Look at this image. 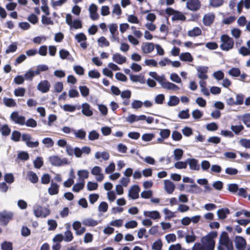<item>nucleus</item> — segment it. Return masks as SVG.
<instances>
[{
  "label": "nucleus",
  "instance_id": "obj_12",
  "mask_svg": "<svg viewBox=\"0 0 250 250\" xmlns=\"http://www.w3.org/2000/svg\"><path fill=\"white\" fill-rule=\"evenodd\" d=\"M140 188L139 186L134 185L132 186L128 192V196L132 199H136L139 198V193Z\"/></svg>",
  "mask_w": 250,
  "mask_h": 250
},
{
  "label": "nucleus",
  "instance_id": "obj_16",
  "mask_svg": "<svg viewBox=\"0 0 250 250\" xmlns=\"http://www.w3.org/2000/svg\"><path fill=\"white\" fill-rule=\"evenodd\" d=\"M144 215L146 217H148L154 220L159 219L161 217L160 213L157 210L144 211Z\"/></svg>",
  "mask_w": 250,
  "mask_h": 250
},
{
  "label": "nucleus",
  "instance_id": "obj_53",
  "mask_svg": "<svg viewBox=\"0 0 250 250\" xmlns=\"http://www.w3.org/2000/svg\"><path fill=\"white\" fill-rule=\"evenodd\" d=\"M213 76L218 81L223 80L224 77V74L223 71L218 70L213 73Z\"/></svg>",
  "mask_w": 250,
  "mask_h": 250
},
{
  "label": "nucleus",
  "instance_id": "obj_17",
  "mask_svg": "<svg viewBox=\"0 0 250 250\" xmlns=\"http://www.w3.org/2000/svg\"><path fill=\"white\" fill-rule=\"evenodd\" d=\"M142 49L144 53H150L154 50V44L152 42H146L142 45Z\"/></svg>",
  "mask_w": 250,
  "mask_h": 250
},
{
  "label": "nucleus",
  "instance_id": "obj_20",
  "mask_svg": "<svg viewBox=\"0 0 250 250\" xmlns=\"http://www.w3.org/2000/svg\"><path fill=\"white\" fill-rule=\"evenodd\" d=\"M229 213V210L228 208H221L217 211V214L219 219H225Z\"/></svg>",
  "mask_w": 250,
  "mask_h": 250
},
{
  "label": "nucleus",
  "instance_id": "obj_60",
  "mask_svg": "<svg viewBox=\"0 0 250 250\" xmlns=\"http://www.w3.org/2000/svg\"><path fill=\"white\" fill-rule=\"evenodd\" d=\"M107 209L108 204L105 202H102L98 207V210L100 212H105Z\"/></svg>",
  "mask_w": 250,
  "mask_h": 250
},
{
  "label": "nucleus",
  "instance_id": "obj_31",
  "mask_svg": "<svg viewBox=\"0 0 250 250\" xmlns=\"http://www.w3.org/2000/svg\"><path fill=\"white\" fill-rule=\"evenodd\" d=\"M179 103V99L176 96H171L169 97V101L167 102V105L170 106H175Z\"/></svg>",
  "mask_w": 250,
  "mask_h": 250
},
{
  "label": "nucleus",
  "instance_id": "obj_27",
  "mask_svg": "<svg viewBox=\"0 0 250 250\" xmlns=\"http://www.w3.org/2000/svg\"><path fill=\"white\" fill-rule=\"evenodd\" d=\"M83 224L86 226L94 227L98 224V221L92 218H86L83 220Z\"/></svg>",
  "mask_w": 250,
  "mask_h": 250
},
{
  "label": "nucleus",
  "instance_id": "obj_47",
  "mask_svg": "<svg viewBox=\"0 0 250 250\" xmlns=\"http://www.w3.org/2000/svg\"><path fill=\"white\" fill-rule=\"evenodd\" d=\"M25 125L27 127L34 128L37 126V122L34 119L29 118L26 121H25Z\"/></svg>",
  "mask_w": 250,
  "mask_h": 250
},
{
  "label": "nucleus",
  "instance_id": "obj_29",
  "mask_svg": "<svg viewBox=\"0 0 250 250\" xmlns=\"http://www.w3.org/2000/svg\"><path fill=\"white\" fill-rule=\"evenodd\" d=\"M95 158L99 159L102 158L104 160H107L109 158V154L106 151H104L102 152H97L95 154Z\"/></svg>",
  "mask_w": 250,
  "mask_h": 250
},
{
  "label": "nucleus",
  "instance_id": "obj_40",
  "mask_svg": "<svg viewBox=\"0 0 250 250\" xmlns=\"http://www.w3.org/2000/svg\"><path fill=\"white\" fill-rule=\"evenodd\" d=\"M159 134L164 139H166L170 136V131L168 129H161Z\"/></svg>",
  "mask_w": 250,
  "mask_h": 250
},
{
  "label": "nucleus",
  "instance_id": "obj_51",
  "mask_svg": "<svg viewBox=\"0 0 250 250\" xmlns=\"http://www.w3.org/2000/svg\"><path fill=\"white\" fill-rule=\"evenodd\" d=\"M41 21L42 23L45 25H53L54 24L50 18L47 17L44 15L42 16Z\"/></svg>",
  "mask_w": 250,
  "mask_h": 250
},
{
  "label": "nucleus",
  "instance_id": "obj_5",
  "mask_svg": "<svg viewBox=\"0 0 250 250\" xmlns=\"http://www.w3.org/2000/svg\"><path fill=\"white\" fill-rule=\"evenodd\" d=\"M49 162L54 166L61 167L64 165L68 164V160L66 158L61 159L58 156H52L49 158Z\"/></svg>",
  "mask_w": 250,
  "mask_h": 250
},
{
  "label": "nucleus",
  "instance_id": "obj_46",
  "mask_svg": "<svg viewBox=\"0 0 250 250\" xmlns=\"http://www.w3.org/2000/svg\"><path fill=\"white\" fill-rule=\"evenodd\" d=\"M47 224L49 226L48 230L49 231L55 230L58 225L57 222L54 220H48L47 221Z\"/></svg>",
  "mask_w": 250,
  "mask_h": 250
},
{
  "label": "nucleus",
  "instance_id": "obj_50",
  "mask_svg": "<svg viewBox=\"0 0 250 250\" xmlns=\"http://www.w3.org/2000/svg\"><path fill=\"white\" fill-rule=\"evenodd\" d=\"M79 89L83 97H85L89 95V90L87 86L85 85L80 86L79 87Z\"/></svg>",
  "mask_w": 250,
  "mask_h": 250
},
{
  "label": "nucleus",
  "instance_id": "obj_10",
  "mask_svg": "<svg viewBox=\"0 0 250 250\" xmlns=\"http://www.w3.org/2000/svg\"><path fill=\"white\" fill-rule=\"evenodd\" d=\"M50 83L47 80L41 81L37 86V89L43 93H47L49 91Z\"/></svg>",
  "mask_w": 250,
  "mask_h": 250
},
{
  "label": "nucleus",
  "instance_id": "obj_59",
  "mask_svg": "<svg viewBox=\"0 0 250 250\" xmlns=\"http://www.w3.org/2000/svg\"><path fill=\"white\" fill-rule=\"evenodd\" d=\"M162 247V243L160 239L154 242L152 245V248L154 250H161Z\"/></svg>",
  "mask_w": 250,
  "mask_h": 250
},
{
  "label": "nucleus",
  "instance_id": "obj_33",
  "mask_svg": "<svg viewBox=\"0 0 250 250\" xmlns=\"http://www.w3.org/2000/svg\"><path fill=\"white\" fill-rule=\"evenodd\" d=\"M201 30L197 27H194L192 30L188 31V35L190 37H196L201 34Z\"/></svg>",
  "mask_w": 250,
  "mask_h": 250
},
{
  "label": "nucleus",
  "instance_id": "obj_39",
  "mask_svg": "<svg viewBox=\"0 0 250 250\" xmlns=\"http://www.w3.org/2000/svg\"><path fill=\"white\" fill-rule=\"evenodd\" d=\"M223 0H209V5L213 7H218L223 4Z\"/></svg>",
  "mask_w": 250,
  "mask_h": 250
},
{
  "label": "nucleus",
  "instance_id": "obj_24",
  "mask_svg": "<svg viewBox=\"0 0 250 250\" xmlns=\"http://www.w3.org/2000/svg\"><path fill=\"white\" fill-rule=\"evenodd\" d=\"M80 182L75 184L72 190L76 192H79L81 190L83 189L84 186V181L83 179H79Z\"/></svg>",
  "mask_w": 250,
  "mask_h": 250
},
{
  "label": "nucleus",
  "instance_id": "obj_48",
  "mask_svg": "<svg viewBox=\"0 0 250 250\" xmlns=\"http://www.w3.org/2000/svg\"><path fill=\"white\" fill-rule=\"evenodd\" d=\"M21 137V133L18 131H14L12 133L11 139L15 142H18Z\"/></svg>",
  "mask_w": 250,
  "mask_h": 250
},
{
  "label": "nucleus",
  "instance_id": "obj_30",
  "mask_svg": "<svg viewBox=\"0 0 250 250\" xmlns=\"http://www.w3.org/2000/svg\"><path fill=\"white\" fill-rule=\"evenodd\" d=\"M27 177L29 179V180L32 183H36L38 181V177L37 175V174L32 171H30L28 172L27 173Z\"/></svg>",
  "mask_w": 250,
  "mask_h": 250
},
{
  "label": "nucleus",
  "instance_id": "obj_43",
  "mask_svg": "<svg viewBox=\"0 0 250 250\" xmlns=\"http://www.w3.org/2000/svg\"><path fill=\"white\" fill-rule=\"evenodd\" d=\"M143 105V103L140 101L134 100L131 103V107L134 109H138L141 108Z\"/></svg>",
  "mask_w": 250,
  "mask_h": 250
},
{
  "label": "nucleus",
  "instance_id": "obj_49",
  "mask_svg": "<svg viewBox=\"0 0 250 250\" xmlns=\"http://www.w3.org/2000/svg\"><path fill=\"white\" fill-rule=\"evenodd\" d=\"M228 186V190L232 193H236L238 190V185L236 184H229Z\"/></svg>",
  "mask_w": 250,
  "mask_h": 250
},
{
  "label": "nucleus",
  "instance_id": "obj_28",
  "mask_svg": "<svg viewBox=\"0 0 250 250\" xmlns=\"http://www.w3.org/2000/svg\"><path fill=\"white\" fill-rule=\"evenodd\" d=\"M163 88L167 90H176L179 89V87L176 84L169 82H166L163 84Z\"/></svg>",
  "mask_w": 250,
  "mask_h": 250
},
{
  "label": "nucleus",
  "instance_id": "obj_21",
  "mask_svg": "<svg viewBox=\"0 0 250 250\" xmlns=\"http://www.w3.org/2000/svg\"><path fill=\"white\" fill-rule=\"evenodd\" d=\"M59 186L55 183L52 182L50 187L48 189V193L50 195H55L59 192Z\"/></svg>",
  "mask_w": 250,
  "mask_h": 250
},
{
  "label": "nucleus",
  "instance_id": "obj_37",
  "mask_svg": "<svg viewBox=\"0 0 250 250\" xmlns=\"http://www.w3.org/2000/svg\"><path fill=\"white\" fill-rule=\"evenodd\" d=\"M73 238L72 232L69 229V227L67 228L66 231L64 232V240L65 242H70Z\"/></svg>",
  "mask_w": 250,
  "mask_h": 250
},
{
  "label": "nucleus",
  "instance_id": "obj_7",
  "mask_svg": "<svg viewBox=\"0 0 250 250\" xmlns=\"http://www.w3.org/2000/svg\"><path fill=\"white\" fill-rule=\"evenodd\" d=\"M186 6L190 11H196L200 8L201 4L199 0H188L186 2Z\"/></svg>",
  "mask_w": 250,
  "mask_h": 250
},
{
  "label": "nucleus",
  "instance_id": "obj_64",
  "mask_svg": "<svg viewBox=\"0 0 250 250\" xmlns=\"http://www.w3.org/2000/svg\"><path fill=\"white\" fill-rule=\"evenodd\" d=\"M192 116L195 119H199L203 116V113L199 109H195L192 112Z\"/></svg>",
  "mask_w": 250,
  "mask_h": 250
},
{
  "label": "nucleus",
  "instance_id": "obj_58",
  "mask_svg": "<svg viewBox=\"0 0 250 250\" xmlns=\"http://www.w3.org/2000/svg\"><path fill=\"white\" fill-rule=\"evenodd\" d=\"M98 42L99 43H101L99 44V46H108L109 45V42L106 38L104 37H101L98 40Z\"/></svg>",
  "mask_w": 250,
  "mask_h": 250
},
{
  "label": "nucleus",
  "instance_id": "obj_2",
  "mask_svg": "<svg viewBox=\"0 0 250 250\" xmlns=\"http://www.w3.org/2000/svg\"><path fill=\"white\" fill-rule=\"evenodd\" d=\"M219 245L217 247L218 250H225L223 246L226 247L227 250H233V247L232 241L229 239L228 233L222 232L219 239Z\"/></svg>",
  "mask_w": 250,
  "mask_h": 250
},
{
  "label": "nucleus",
  "instance_id": "obj_6",
  "mask_svg": "<svg viewBox=\"0 0 250 250\" xmlns=\"http://www.w3.org/2000/svg\"><path fill=\"white\" fill-rule=\"evenodd\" d=\"M13 214L11 212L4 211L0 212V224L6 226L12 219Z\"/></svg>",
  "mask_w": 250,
  "mask_h": 250
},
{
  "label": "nucleus",
  "instance_id": "obj_63",
  "mask_svg": "<svg viewBox=\"0 0 250 250\" xmlns=\"http://www.w3.org/2000/svg\"><path fill=\"white\" fill-rule=\"evenodd\" d=\"M17 49V46L16 42L12 43L9 45L7 49L5 51L6 54H9L11 52H14L16 51Z\"/></svg>",
  "mask_w": 250,
  "mask_h": 250
},
{
  "label": "nucleus",
  "instance_id": "obj_11",
  "mask_svg": "<svg viewBox=\"0 0 250 250\" xmlns=\"http://www.w3.org/2000/svg\"><path fill=\"white\" fill-rule=\"evenodd\" d=\"M234 243L235 247L238 250H244L246 248V240L241 236H236L234 239Z\"/></svg>",
  "mask_w": 250,
  "mask_h": 250
},
{
  "label": "nucleus",
  "instance_id": "obj_22",
  "mask_svg": "<svg viewBox=\"0 0 250 250\" xmlns=\"http://www.w3.org/2000/svg\"><path fill=\"white\" fill-rule=\"evenodd\" d=\"M90 107L89 104L84 103L82 104V112L83 114L86 116H90L92 115L93 112L90 110Z\"/></svg>",
  "mask_w": 250,
  "mask_h": 250
},
{
  "label": "nucleus",
  "instance_id": "obj_54",
  "mask_svg": "<svg viewBox=\"0 0 250 250\" xmlns=\"http://www.w3.org/2000/svg\"><path fill=\"white\" fill-rule=\"evenodd\" d=\"M171 138L174 141H179L181 140L182 135L179 132L175 130L172 132Z\"/></svg>",
  "mask_w": 250,
  "mask_h": 250
},
{
  "label": "nucleus",
  "instance_id": "obj_25",
  "mask_svg": "<svg viewBox=\"0 0 250 250\" xmlns=\"http://www.w3.org/2000/svg\"><path fill=\"white\" fill-rule=\"evenodd\" d=\"M180 60L182 61H187L191 62L193 60L191 55L188 52L181 53L179 56Z\"/></svg>",
  "mask_w": 250,
  "mask_h": 250
},
{
  "label": "nucleus",
  "instance_id": "obj_1",
  "mask_svg": "<svg viewBox=\"0 0 250 250\" xmlns=\"http://www.w3.org/2000/svg\"><path fill=\"white\" fill-rule=\"evenodd\" d=\"M217 236L216 231L210 232L208 235L202 238L201 243H195L192 250H213L215 244L213 239Z\"/></svg>",
  "mask_w": 250,
  "mask_h": 250
},
{
  "label": "nucleus",
  "instance_id": "obj_32",
  "mask_svg": "<svg viewBox=\"0 0 250 250\" xmlns=\"http://www.w3.org/2000/svg\"><path fill=\"white\" fill-rule=\"evenodd\" d=\"M184 151L182 149L176 148L173 151L174 159L176 161H179L181 159L183 155Z\"/></svg>",
  "mask_w": 250,
  "mask_h": 250
},
{
  "label": "nucleus",
  "instance_id": "obj_13",
  "mask_svg": "<svg viewBox=\"0 0 250 250\" xmlns=\"http://www.w3.org/2000/svg\"><path fill=\"white\" fill-rule=\"evenodd\" d=\"M215 19V15L211 13L205 14L203 19V22L206 26H209L213 22Z\"/></svg>",
  "mask_w": 250,
  "mask_h": 250
},
{
  "label": "nucleus",
  "instance_id": "obj_34",
  "mask_svg": "<svg viewBox=\"0 0 250 250\" xmlns=\"http://www.w3.org/2000/svg\"><path fill=\"white\" fill-rule=\"evenodd\" d=\"M5 105L8 107H14L16 106V103L14 99L12 98H4L3 99Z\"/></svg>",
  "mask_w": 250,
  "mask_h": 250
},
{
  "label": "nucleus",
  "instance_id": "obj_57",
  "mask_svg": "<svg viewBox=\"0 0 250 250\" xmlns=\"http://www.w3.org/2000/svg\"><path fill=\"white\" fill-rule=\"evenodd\" d=\"M236 100L235 102V105H241L243 104L245 96L242 94H238L236 96Z\"/></svg>",
  "mask_w": 250,
  "mask_h": 250
},
{
  "label": "nucleus",
  "instance_id": "obj_15",
  "mask_svg": "<svg viewBox=\"0 0 250 250\" xmlns=\"http://www.w3.org/2000/svg\"><path fill=\"white\" fill-rule=\"evenodd\" d=\"M187 164H188L189 168L191 170H199L200 165L198 164V160L194 158H188L187 159Z\"/></svg>",
  "mask_w": 250,
  "mask_h": 250
},
{
  "label": "nucleus",
  "instance_id": "obj_8",
  "mask_svg": "<svg viewBox=\"0 0 250 250\" xmlns=\"http://www.w3.org/2000/svg\"><path fill=\"white\" fill-rule=\"evenodd\" d=\"M208 68L206 66H198L196 67L198 77L201 80H206L208 78L207 73Z\"/></svg>",
  "mask_w": 250,
  "mask_h": 250
},
{
  "label": "nucleus",
  "instance_id": "obj_23",
  "mask_svg": "<svg viewBox=\"0 0 250 250\" xmlns=\"http://www.w3.org/2000/svg\"><path fill=\"white\" fill-rule=\"evenodd\" d=\"M72 131L74 134L75 136L81 140H83L85 139L86 136V132L83 129H79L78 130H76L75 129H72Z\"/></svg>",
  "mask_w": 250,
  "mask_h": 250
},
{
  "label": "nucleus",
  "instance_id": "obj_26",
  "mask_svg": "<svg viewBox=\"0 0 250 250\" xmlns=\"http://www.w3.org/2000/svg\"><path fill=\"white\" fill-rule=\"evenodd\" d=\"M0 132L2 136H7L11 132V129L7 125H1L0 124Z\"/></svg>",
  "mask_w": 250,
  "mask_h": 250
},
{
  "label": "nucleus",
  "instance_id": "obj_9",
  "mask_svg": "<svg viewBox=\"0 0 250 250\" xmlns=\"http://www.w3.org/2000/svg\"><path fill=\"white\" fill-rule=\"evenodd\" d=\"M10 118L13 121L17 124L24 125L25 124V117L20 116L18 112L15 111L12 112L11 114Z\"/></svg>",
  "mask_w": 250,
  "mask_h": 250
},
{
  "label": "nucleus",
  "instance_id": "obj_44",
  "mask_svg": "<svg viewBox=\"0 0 250 250\" xmlns=\"http://www.w3.org/2000/svg\"><path fill=\"white\" fill-rule=\"evenodd\" d=\"M88 137L89 140L94 141L99 138V134L96 131L92 130L89 132Z\"/></svg>",
  "mask_w": 250,
  "mask_h": 250
},
{
  "label": "nucleus",
  "instance_id": "obj_55",
  "mask_svg": "<svg viewBox=\"0 0 250 250\" xmlns=\"http://www.w3.org/2000/svg\"><path fill=\"white\" fill-rule=\"evenodd\" d=\"M229 73L232 76L238 77L240 75V70L238 68L233 67L229 70Z\"/></svg>",
  "mask_w": 250,
  "mask_h": 250
},
{
  "label": "nucleus",
  "instance_id": "obj_14",
  "mask_svg": "<svg viewBox=\"0 0 250 250\" xmlns=\"http://www.w3.org/2000/svg\"><path fill=\"white\" fill-rule=\"evenodd\" d=\"M89 11L90 13V17L91 20L95 21L97 20L99 15L97 13V6L94 3H92L89 8Z\"/></svg>",
  "mask_w": 250,
  "mask_h": 250
},
{
  "label": "nucleus",
  "instance_id": "obj_45",
  "mask_svg": "<svg viewBox=\"0 0 250 250\" xmlns=\"http://www.w3.org/2000/svg\"><path fill=\"white\" fill-rule=\"evenodd\" d=\"M231 130L234 132V133L238 135L239 133L244 129V126L242 125H232L230 127Z\"/></svg>",
  "mask_w": 250,
  "mask_h": 250
},
{
  "label": "nucleus",
  "instance_id": "obj_38",
  "mask_svg": "<svg viewBox=\"0 0 250 250\" xmlns=\"http://www.w3.org/2000/svg\"><path fill=\"white\" fill-rule=\"evenodd\" d=\"M239 144L246 148H250V139H241L239 141Z\"/></svg>",
  "mask_w": 250,
  "mask_h": 250
},
{
  "label": "nucleus",
  "instance_id": "obj_42",
  "mask_svg": "<svg viewBox=\"0 0 250 250\" xmlns=\"http://www.w3.org/2000/svg\"><path fill=\"white\" fill-rule=\"evenodd\" d=\"M238 172L237 169L231 167H228L225 169V173L229 175H235Z\"/></svg>",
  "mask_w": 250,
  "mask_h": 250
},
{
  "label": "nucleus",
  "instance_id": "obj_41",
  "mask_svg": "<svg viewBox=\"0 0 250 250\" xmlns=\"http://www.w3.org/2000/svg\"><path fill=\"white\" fill-rule=\"evenodd\" d=\"M78 175L80 179L84 180L88 177L89 172L87 170H80L78 171Z\"/></svg>",
  "mask_w": 250,
  "mask_h": 250
},
{
  "label": "nucleus",
  "instance_id": "obj_4",
  "mask_svg": "<svg viewBox=\"0 0 250 250\" xmlns=\"http://www.w3.org/2000/svg\"><path fill=\"white\" fill-rule=\"evenodd\" d=\"M34 213L37 217L45 218L49 215L50 210L46 208H43L40 205L34 206Z\"/></svg>",
  "mask_w": 250,
  "mask_h": 250
},
{
  "label": "nucleus",
  "instance_id": "obj_52",
  "mask_svg": "<svg viewBox=\"0 0 250 250\" xmlns=\"http://www.w3.org/2000/svg\"><path fill=\"white\" fill-rule=\"evenodd\" d=\"M1 249L2 250H12V244L11 242L5 241L1 244Z\"/></svg>",
  "mask_w": 250,
  "mask_h": 250
},
{
  "label": "nucleus",
  "instance_id": "obj_36",
  "mask_svg": "<svg viewBox=\"0 0 250 250\" xmlns=\"http://www.w3.org/2000/svg\"><path fill=\"white\" fill-rule=\"evenodd\" d=\"M186 17L180 12L176 11L172 18V20H180L184 21L186 20Z\"/></svg>",
  "mask_w": 250,
  "mask_h": 250
},
{
  "label": "nucleus",
  "instance_id": "obj_19",
  "mask_svg": "<svg viewBox=\"0 0 250 250\" xmlns=\"http://www.w3.org/2000/svg\"><path fill=\"white\" fill-rule=\"evenodd\" d=\"M112 60L115 62L121 64L126 62V58L120 54L117 53L113 55Z\"/></svg>",
  "mask_w": 250,
  "mask_h": 250
},
{
  "label": "nucleus",
  "instance_id": "obj_56",
  "mask_svg": "<svg viewBox=\"0 0 250 250\" xmlns=\"http://www.w3.org/2000/svg\"><path fill=\"white\" fill-rule=\"evenodd\" d=\"M43 161L42 158L38 157L34 161V167L36 168H40L43 165Z\"/></svg>",
  "mask_w": 250,
  "mask_h": 250
},
{
  "label": "nucleus",
  "instance_id": "obj_35",
  "mask_svg": "<svg viewBox=\"0 0 250 250\" xmlns=\"http://www.w3.org/2000/svg\"><path fill=\"white\" fill-rule=\"evenodd\" d=\"M190 116L189 113V109H186V110H181L178 115V117L181 119H187Z\"/></svg>",
  "mask_w": 250,
  "mask_h": 250
},
{
  "label": "nucleus",
  "instance_id": "obj_18",
  "mask_svg": "<svg viewBox=\"0 0 250 250\" xmlns=\"http://www.w3.org/2000/svg\"><path fill=\"white\" fill-rule=\"evenodd\" d=\"M164 184L165 189L166 191L168 194H171L173 192L175 188L174 184L169 180H165Z\"/></svg>",
  "mask_w": 250,
  "mask_h": 250
},
{
  "label": "nucleus",
  "instance_id": "obj_62",
  "mask_svg": "<svg viewBox=\"0 0 250 250\" xmlns=\"http://www.w3.org/2000/svg\"><path fill=\"white\" fill-rule=\"evenodd\" d=\"M98 185L97 183L88 182L87 184V188L89 191H92L97 189Z\"/></svg>",
  "mask_w": 250,
  "mask_h": 250
},
{
  "label": "nucleus",
  "instance_id": "obj_3",
  "mask_svg": "<svg viewBox=\"0 0 250 250\" xmlns=\"http://www.w3.org/2000/svg\"><path fill=\"white\" fill-rule=\"evenodd\" d=\"M222 42L220 45V48L224 51H229L233 48L234 45V40L227 35H223L221 37Z\"/></svg>",
  "mask_w": 250,
  "mask_h": 250
},
{
  "label": "nucleus",
  "instance_id": "obj_61",
  "mask_svg": "<svg viewBox=\"0 0 250 250\" xmlns=\"http://www.w3.org/2000/svg\"><path fill=\"white\" fill-rule=\"evenodd\" d=\"M187 167V162L179 161L175 163L174 167L177 169L186 168Z\"/></svg>",
  "mask_w": 250,
  "mask_h": 250
}]
</instances>
